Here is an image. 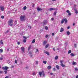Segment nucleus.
<instances>
[{
  "label": "nucleus",
  "mask_w": 78,
  "mask_h": 78,
  "mask_svg": "<svg viewBox=\"0 0 78 78\" xmlns=\"http://www.w3.org/2000/svg\"><path fill=\"white\" fill-rule=\"evenodd\" d=\"M3 70H5L4 71V72L5 73V74H7L8 73V69H9V67L7 66H5L2 68Z\"/></svg>",
  "instance_id": "obj_1"
},
{
  "label": "nucleus",
  "mask_w": 78,
  "mask_h": 78,
  "mask_svg": "<svg viewBox=\"0 0 78 78\" xmlns=\"http://www.w3.org/2000/svg\"><path fill=\"white\" fill-rule=\"evenodd\" d=\"M14 22V21L12 20H9L8 22H9V25L10 26H12L13 25V24H12V23H13Z\"/></svg>",
  "instance_id": "obj_2"
},
{
  "label": "nucleus",
  "mask_w": 78,
  "mask_h": 78,
  "mask_svg": "<svg viewBox=\"0 0 78 78\" xmlns=\"http://www.w3.org/2000/svg\"><path fill=\"white\" fill-rule=\"evenodd\" d=\"M20 20L21 21H24L25 20V16H20Z\"/></svg>",
  "instance_id": "obj_3"
},
{
  "label": "nucleus",
  "mask_w": 78,
  "mask_h": 78,
  "mask_svg": "<svg viewBox=\"0 0 78 78\" xmlns=\"http://www.w3.org/2000/svg\"><path fill=\"white\" fill-rule=\"evenodd\" d=\"M65 22V23H67V19H63L62 20V21L61 22V23H62H62H64V22Z\"/></svg>",
  "instance_id": "obj_4"
},
{
  "label": "nucleus",
  "mask_w": 78,
  "mask_h": 78,
  "mask_svg": "<svg viewBox=\"0 0 78 78\" xmlns=\"http://www.w3.org/2000/svg\"><path fill=\"white\" fill-rule=\"evenodd\" d=\"M63 62V61H60V63H61V65L62 67H65V65H64L63 63H62V62Z\"/></svg>",
  "instance_id": "obj_5"
},
{
  "label": "nucleus",
  "mask_w": 78,
  "mask_h": 78,
  "mask_svg": "<svg viewBox=\"0 0 78 78\" xmlns=\"http://www.w3.org/2000/svg\"><path fill=\"white\" fill-rule=\"evenodd\" d=\"M0 8H1V11H4V10H5V9L4 8V7H3V6H1V7H0Z\"/></svg>",
  "instance_id": "obj_6"
},
{
  "label": "nucleus",
  "mask_w": 78,
  "mask_h": 78,
  "mask_svg": "<svg viewBox=\"0 0 78 78\" xmlns=\"http://www.w3.org/2000/svg\"><path fill=\"white\" fill-rule=\"evenodd\" d=\"M64 31V28H63L62 27L61 28V29L60 30V32L61 33H62V32Z\"/></svg>",
  "instance_id": "obj_7"
},
{
  "label": "nucleus",
  "mask_w": 78,
  "mask_h": 78,
  "mask_svg": "<svg viewBox=\"0 0 78 78\" xmlns=\"http://www.w3.org/2000/svg\"><path fill=\"white\" fill-rule=\"evenodd\" d=\"M75 12L76 14H78V10L77 9H75Z\"/></svg>",
  "instance_id": "obj_8"
},
{
  "label": "nucleus",
  "mask_w": 78,
  "mask_h": 78,
  "mask_svg": "<svg viewBox=\"0 0 78 78\" xmlns=\"http://www.w3.org/2000/svg\"><path fill=\"white\" fill-rule=\"evenodd\" d=\"M21 48L22 51L23 52V51H24L25 50V48H24V47H21Z\"/></svg>",
  "instance_id": "obj_9"
},
{
  "label": "nucleus",
  "mask_w": 78,
  "mask_h": 78,
  "mask_svg": "<svg viewBox=\"0 0 78 78\" xmlns=\"http://www.w3.org/2000/svg\"><path fill=\"white\" fill-rule=\"evenodd\" d=\"M44 53L46 54V55H48V56H49L50 55V54H49V53L47 51H45Z\"/></svg>",
  "instance_id": "obj_10"
},
{
  "label": "nucleus",
  "mask_w": 78,
  "mask_h": 78,
  "mask_svg": "<svg viewBox=\"0 0 78 78\" xmlns=\"http://www.w3.org/2000/svg\"><path fill=\"white\" fill-rule=\"evenodd\" d=\"M39 74L40 76H41V75H42V72H39Z\"/></svg>",
  "instance_id": "obj_11"
},
{
  "label": "nucleus",
  "mask_w": 78,
  "mask_h": 78,
  "mask_svg": "<svg viewBox=\"0 0 78 78\" xmlns=\"http://www.w3.org/2000/svg\"><path fill=\"white\" fill-rule=\"evenodd\" d=\"M72 64L73 66H75V65H76V62H73L72 63Z\"/></svg>",
  "instance_id": "obj_12"
},
{
  "label": "nucleus",
  "mask_w": 78,
  "mask_h": 78,
  "mask_svg": "<svg viewBox=\"0 0 78 78\" xmlns=\"http://www.w3.org/2000/svg\"><path fill=\"white\" fill-rule=\"evenodd\" d=\"M37 11H41L42 10V9L40 8H37Z\"/></svg>",
  "instance_id": "obj_13"
},
{
  "label": "nucleus",
  "mask_w": 78,
  "mask_h": 78,
  "mask_svg": "<svg viewBox=\"0 0 78 78\" xmlns=\"http://www.w3.org/2000/svg\"><path fill=\"white\" fill-rule=\"evenodd\" d=\"M44 25H46V24H47V21L44 20Z\"/></svg>",
  "instance_id": "obj_14"
},
{
  "label": "nucleus",
  "mask_w": 78,
  "mask_h": 78,
  "mask_svg": "<svg viewBox=\"0 0 78 78\" xmlns=\"http://www.w3.org/2000/svg\"><path fill=\"white\" fill-rule=\"evenodd\" d=\"M49 44H47L45 46V48H47L48 47V46H49Z\"/></svg>",
  "instance_id": "obj_15"
},
{
  "label": "nucleus",
  "mask_w": 78,
  "mask_h": 78,
  "mask_svg": "<svg viewBox=\"0 0 78 78\" xmlns=\"http://www.w3.org/2000/svg\"><path fill=\"white\" fill-rule=\"evenodd\" d=\"M44 28L45 30H48V28L47 26H45L44 27Z\"/></svg>",
  "instance_id": "obj_16"
},
{
  "label": "nucleus",
  "mask_w": 78,
  "mask_h": 78,
  "mask_svg": "<svg viewBox=\"0 0 78 78\" xmlns=\"http://www.w3.org/2000/svg\"><path fill=\"white\" fill-rule=\"evenodd\" d=\"M47 61H43V64H47Z\"/></svg>",
  "instance_id": "obj_17"
},
{
  "label": "nucleus",
  "mask_w": 78,
  "mask_h": 78,
  "mask_svg": "<svg viewBox=\"0 0 78 78\" xmlns=\"http://www.w3.org/2000/svg\"><path fill=\"white\" fill-rule=\"evenodd\" d=\"M23 9L24 10H26V9H27V6H25L23 8Z\"/></svg>",
  "instance_id": "obj_18"
},
{
  "label": "nucleus",
  "mask_w": 78,
  "mask_h": 78,
  "mask_svg": "<svg viewBox=\"0 0 78 78\" xmlns=\"http://www.w3.org/2000/svg\"><path fill=\"white\" fill-rule=\"evenodd\" d=\"M47 41H44L43 42L44 45H45V44H47Z\"/></svg>",
  "instance_id": "obj_19"
},
{
  "label": "nucleus",
  "mask_w": 78,
  "mask_h": 78,
  "mask_svg": "<svg viewBox=\"0 0 78 78\" xmlns=\"http://www.w3.org/2000/svg\"><path fill=\"white\" fill-rule=\"evenodd\" d=\"M35 52L36 53H39V50H38V49H36Z\"/></svg>",
  "instance_id": "obj_20"
},
{
  "label": "nucleus",
  "mask_w": 78,
  "mask_h": 78,
  "mask_svg": "<svg viewBox=\"0 0 78 78\" xmlns=\"http://www.w3.org/2000/svg\"><path fill=\"white\" fill-rule=\"evenodd\" d=\"M51 68V66H49L48 67V70L50 69Z\"/></svg>",
  "instance_id": "obj_21"
},
{
  "label": "nucleus",
  "mask_w": 78,
  "mask_h": 78,
  "mask_svg": "<svg viewBox=\"0 0 78 78\" xmlns=\"http://www.w3.org/2000/svg\"><path fill=\"white\" fill-rule=\"evenodd\" d=\"M56 68H57V69L59 70V67L58 65L56 66Z\"/></svg>",
  "instance_id": "obj_22"
},
{
  "label": "nucleus",
  "mask_w": 78,
  "mask_h": 78,
  "mask_svg": "<svg viewBox=\"0 0 78 78\" xmlns=\"http://www.w3.org/2000/svg\"><path fill=\"white\" fill-rule=\"evenodd\" d=\"M70 55H71V56H75V55H74V54L73 53H71Z\"/></svg>",
  "instance_id": "obj_23"
},
{
  "label": "nucleus",
  "mask_w": 78,
  "mask_h": 78,
  "mask_svg": "<svg viewBox=\"0 0 78 78\" xmlns=\"http://www.w3.org/2000/svg\"><path fill=\"white\" fill-rule=\"evenodd\" d=\"M70 32L69 31H67V35H68V36H69V35H70Z\"/></svg>",
  "instance_id": "obj_24"
},
{
  "label": "nucleus",
  "mask_w": 78,
  "mask_h": 78,
  "mask_svg": "<svg viewBox=\"0 0 78 78\" xmlns=\"http://www.w3.org/2000/svg\"><path fill=\"white\" fill-rule=\"evenodd\" d=\"M72 53V51L69 50L68 52V54H69V53Z\"/></svg>",
  "instance_id": "obj_25"
},
{
  "label": "nucleus",
  "mask_w": 78,
  "mask_h": 78,
  "mask_svg": "<svg viewBox=\"0 0 78 78\" xmlns=\"http://www.w3.org/2000/svg\"><path fill=\"white\" fill-rule=\"evenodd\" d=\"M3 50L2 49H0V53H2L3 52Z\"/></svg>",
  "instance_id": "obj_26"
},
{
  "label": "nucleus",
  "mask_w": 78,
  "mask_h": 78,
  "mask_svg": "<svg viewBox=\"0 0 78 78\" xmlns=\"http://www.w3.org/2000/svg\"><path fill=\"white\" fill-rule=\"evenodd\" d=\"M55 9H53V8H51L49 10L50 11H52V10H54Z\"/></svg>",
  "instance_id": "obj_27"
},
{
  "label": "nucleus",
  "mask_w": 78,
  "mask_h": 78,
  "mask_svg": "<svg viewBox=\"0 0 78 78\" xmlns=\"http://www.w3.org/2000/svg\"><path fill=\"white\" fill-rule=\"evenodd\" d=\"M17 61H20V58H18Z\"/></svg>",
  "instance_id": "obj_28"
},
{
  "label": "nucleus",
  "mask_w": 78,
  "mask_h": 78,
  "mask_svg": "<svg viewBox=\"0 0 78 78\" xmlns=\"http://www.w3.org/2000/svg\"><path fill=\"white\" fill-rule=\"evenodd\" d=\"M26 42H27V40L26 39H24L23 40V42L25 43Z\"/></svg>",
  "instance_id": "obj_29"
},
{
  "label": "nucleus",
  "mask_w": 78,
  "mask_h": 78,
  "mask_svg": "<svg viewBox=\"0 0 78 78\" xmlns=\"http://www.w3.org/2000/svg\"><path fill=\"white\" fill-rule=\"evenodd\" d=\"M35 39L33 40L32 41V43H34V42H35Z\"/></svg>",
  "instance_id": "obj_30"
},
{
  "label": "nucleus",
  "mask_w": 78,
  "mask_h": 78,
  "mask_svg": "<svg viewBox=\"0 0 78 78\" xmlns=\"http://www.w3.org/2000/svg\"><path fill=\"white\" fill-rule=\"evenodd\" d=\"M35 64H37H37H38V61H35Z\"/></svg>",
  "instance_id": "obj_31"
},
{
  "label": "nucleus",
  "mask_w": 78,
  "mask_h": 78,
  "mask_svg": "<svg viewBox=\"0 0 78 78\" xmlns=\"http://www.w3.org/2000/svg\"><path fill=\"white\" fill-rule=\"evenodd\" d=\"M0 42L1 43V44H3V42L2 41H1Z\"/></svg>",
  "instance_id": "obj_32"
},
{
  "label": "nucleus",
  "mask_w": 78,
  "mask_h": 78,
  "mask_svg": "<svg viewBox=\"0 0 78 78\" xmlns=\"http://www.w3.org/2000/svg\"><path fill=\"white\" fill-rule=\"evenodd\" d=\"M42 74L43 75V76H45V74L44 73V72H42Z\"/></svg>",
  "instance_id": "obj_33"
},
{
  "label": "nucleus",
  "mask_w": 78,
  "mask_h": 78,
  "mask_svg": "<svg viewBox=\"0 0 78 78\" xmlns=\"http://www.w3.org/2000/svg\"><path fill=\"white\" fill-rule=\"evenodd\" d=\"M31 49V46H30L28 48V50H30Z\"/></svg>",
  "instance_id": "obj_34"
},
{
  "label": "nucleus",
  "mask_w": 78,
  "mask_h": 78,
  "mask_svg": "<svg viewBox=\"0 0 78 78\" xmlns=\"http://www.w3.org/2000/svg\"><path fill=\"white\" fill-rule=\"evenodd\" d=\"M58 58V56H56L55 58V59H57Z\"/></svg>",
  "instance_id": "obj_35"
},
{
  "label": "nucleus",
  "mask_w": 78,
  "mask_h": 78,
  "mask_svg": "<svg viewBox=\"0 0 78 78\" xmlns=\"http://www.w3.org/2000/svg\"><path fill=\"white\" fill-rule=\"evenodd\" d=\"M1 19H4L5 18V17L3 16H2L1 17Z\"/></svg>",
  "instance_id": "obj_36"
},
{
  "label": "nucleus",
  "mask_w": 78,
  "mask_h": 78,
  "mask_svg": "<svg viewBox=\"0 0 78 78\" xmlns=\"http://www.w3.org/2000/svg\"><path fill=\"white\" fill-rule=\"evenodd\" d=\"M15 64H17V60H15Z\"/></svg>",
  "instance_id": "obj_37"
},
{
  "label": "nucleus",
  "mask_w": 78,
  "mask_h": 78,
  "mask_svg": "<svg viewBox=\"0 0 78 78\" xmlns=\"http://www.w3.org/2000/svg\"><path fill=\"white\" fill-rule=\"evenodd\" d=\"M36 73H33V75L34 76L36 75Z\"/></svg>",
  "instance_id": "obj_38"
},
{
  "label": "nucleus",
  "mask_w": 78,
  "mask_h": 78,
  "mask_svg": "<svg viewBox=\"0 0 78 78\" xmlns=\"http://www.w3.org/2000/svg\"><path fill=\"white\" fill-rule=\"evenodd\" d=\"M46 38H47V37H48V35H46L45 36Z\"/></svg>",
  "instance_id": "obj_39"
},
{
  "label": "nucleus",
  "mask_w": 78,
  "mask_h": 78,
  "mask_svg": "<svg viewBox=\"0 0 78 78\" xmlns=\"http://www.w3.org/2000/svg\"><path fill=\"white\" fill-rule=\"evenodd\" d=\"M75 70H76V71H78V69H77V68H75Z\"/></svg>",
  "instance_id": "obj_40"
},
{
  "label": "nucleus",
  "mask_w": 78,
  "mask_h": 78,
  "mask_svg": "<svg viewBox=\"0 0 78 78\" xmlns=\"http://www.w3.org/2000/svg\"><path fill=\"white\" fill-rule=\"evenodd\" d=\"M56 12H55L54 13V15H56Z\"/></svg>",
  "instance_id": "obj_41"
},
{
  "label": "nucleus",
  "mask_w": 78,
  "mask_h": 78,
  "mask_svg": "<svg viewBox=\"0 0 78 78\" xmlns=\"http://www.w3.org/2000/svg\"><path fill=\"white\" fill-rule=\"evenodd\" d=\"M66 12H67L68 13H69V12H70V11L69 10H67L66 11Z\"/></svg>",
  "instance_id": "obj_42"
},
{
  "label": "nucleus",
  "mask_w": 78,
  "mask_h": 78,
  "mask_svg": "<svg viewBox=\"0 0 78 78\" xmlns=\"http://www.w3.org/2000/svg\"><path fill=\"white\" fill-rule=\"evenodd\" d=\"M74 47L75 48H76V44H74Z\"/></svg>",
  "instance_id": "obj_43"
},
{
  "label": "nucleus",
  "mask_w": 78,
  "mask_h": 78,
  "mask_svg": "<svg viewBox=\"0 0 78 78\" xmlns=\"http://www.w3.org/2000/svg\"><path fill=\"white\" fill-rule=\"evenodd\" d=\"M17 44H18V45H20V43L19 42H18Z\"/></svg>",
  "instance_id": "obj_44"
},
{
  "label": "nucleus",
  "mask_w": 78,
  "mask_h": 78,
  "mask_svg": "<svg viewBox=\"0 0 78 78\" xmlns=\"http://www.w3.org/2000/svg\"><path fill=\"white\" fill-rule=\"evenodd\" d=\"M23 38H24V39H27V37L25 36H23Z\"/></svg>",
  "instance_id": "obj_45"
},
{
  "label": "nucleus",
  "mask_w": 78,
  "mask_h": 78,
  "mask_svg": "<svg viewBox=\"0 0 78 78\" xmlns=\"http://www.w3.org/2000/svg\"><path fill=\"white\" fill-rule=\"evenodd\" d=\"M3 73V71H0V73Z\"/></svg>",
  "instance_id": "obj_46"
},
{
  "label": "nucleus",
  "mask_w": 78,
  "mask_h": 78,
  "mask_svg": "<svg viewBox=\"0 0 78 78\" xmlns=\"http://www.w3.org/2000/svg\"><path fill=\"white\" fill-rule=\"evenodd\" d=\"M55 35V33H52V36H54Z\"/></svg>",
  "instance_id": "obj_47"
},
{
  "label": "nucleus",
  "mask_w": 78,
  "mask_h": 78,
  "mask_svg": "<svg viewBox=\"0 0 78 78\" xmlns=\"http://www.w3.org/2000/svg\"><path fill=\"white\" fill-rule=\"evenodd\" d=\"M68 15H69V16H70V15H71V13H70V12H69V14H68Z\"/></svg>",
  "instance_id": "obj_48"
},
{
  "label": "nucleus",
  "mask_w": 78,
  "mask_h": 78,
  "mask_svg": "<svg viewBox=\"0 0 78 78\" xmlns=\"http://www.w3.org/2000/svg\"><path fill=\"white\" fill-rule=\"evenodd\" d=\"M0 60H3V58H0Z\"/></svg>",
  "instance_id": "obj_49"
},
{
  "label": "nucleus",
  "mask_w": 78,
  "mask_h": 78,
  "mask_svg": "<svg viewBox=\"0 0 78 78\" xmlns=\"http://www.w3.org/2000/svg\"><path fill=\"white\" fill-rule=\"evenodd\" d=\"M53 70H54V71H55V70H56V69H55V68H54L53 69Z\"/></svg>",
  "instance_id": "obj_50"
},
{
  "label": "nucleus",
  "mask_w": 78,
  "mask_h": 78,
  "mask_svg": "<svg viewBox=\"0 0 78 78\" xmlns=\"http://www.w3.org/2000/svg\"><path fill=\"white\" fill-rule=\"evenodd\" d=\"M14 24H15V23H16V24H17V21H16L15 22V23H14Z\"/></svg>",
  "instance_id": "obj_51"
},
{
  "label": "nucleus",
  "mask_w": 78,
  "mask_h": 78,
  "mask_svg": "<svg viewBox=\"0 0 78 78\" xmlns=\"http://www.w3.org/2000/svg\"><path fill=\"white\" fill-rule=\"evenodd\" d=\"M50 75H53V73H50Z\"/></svg>",
  "instance_id": "obj_52"
},
{
  "label": "nucleus",
  "mask_w": 78,
  "mask_h": 78,
  "mask_svg": "<svg viewBox=\"0 0 78 78\" xmlns=\"http://www.w3.org/2000/svg\"><path fill=\"white\" fill-rule=\"evenodd\" d=\"M14 66H11V68H14Z\"/></svg>",
  "instance_id": "obj_53"
},
{
  "label": "nucleus",
  "mask_w": 78,
  "mask_h": 78,
  "mask_svg": "<svg viewBox=\"0 0 78 78\" xmlns=\"http://www.w3.org/2000/svg\"><path fill=\"white\" fill-rule=\"evenodd\" d=\"M54 20V18H51V20Z\"/></svg>",
  "instance_id": "obj_54"
},
{
  "label": "nucleus",
  "mask_w": 78,
  "mask_h": 78,
  "mask_svg": "<svg viewBox=\"0 0 78 78\" xmlns=\"http://www.w3.org/2000/svg\"><path fill=\"white\" fill-rule=\"evenodd\" d=\"M53 50H54V51H55V48H53Z\"/></svg>",
  "instance_id": "obj_55"
},
{
  "label": "nucleus",
  "mask_w": 78,
  "mask_h": 78,
  "mask_svg": "<svg viewBox=\"0 0 78 78\" xmlns=\"http://www.w3.org/2000/svg\"><path fill=\"white\" fill-rule=\"evenodd\" d=\"M67 28L68 29H69V28H70V27H68Z\"/></svg>",
  "instance_id": "obj_56"
},
{
  "label": "nucleus",
  "mask_w": 78,
  "mask_h": 78,
  "mask_svg": "<svg viewBox=\"0 0 78 78\" xmlns=\"http://www.w3.org/2000/svg\"><path fill=\"white\" fill-rule=\"evenodd\" d=\"M29 54H30V55H31V52H29Z\"/></svg>",
  "instance_id": "obj_57"
},
{
  "label": "nucleus",
  "mask_w": 78,
  "mask_h": 78,
  "mask_svg": "<svg viewBox=\"0 0 78 78\" xmlns=\"http://www.w3.org/2000/svg\"><path fill=\"white\" fill-rule=\"evenodd\" d=\"M76 78H78V75H77V76H76Z\"/></svg>",
  "instance_id": "obj_58"
},
{
  "label": "nucleus",
  "mask_w": 78,
  "mask_h": 78,
  "mask_svg": "<svg viewBox=\"0 0 78 78\" xmlns=\"http://www.w3.org/2000/svg\"><path fill=\"white\" fill-rule=\"evenodd\" d=\"M5 78H8V76H6Z\"/></svg>",
  "instance_id": "obj_59"
},
{
  "label": "nucleus",
  "mask_w": 78,
  "mask_h": 78,
  "mask_svg": "<svg viewBox=\"0 0 78 78\" xmlns=\"http://www.w3.org/2000/svg\"><path fill=\"white\" fill-rule=\"evenodd\" d=\"M73 26H74V25H75V23H73Z\"/></svg>",
  "instance_id": "obj_60"
},
{
  "label": "nucleus",
  "mask_w": 78,
  "mask_h": 78,
  "mask_svg": "<svg viewBox=\"0 0 78 78\" xmlns=\"http://www.w3.org/2000/svg\"><path fill=\"white\" fill-rule=\"evenodd\" d=\"M30 27V28H31V26H30V27Z\"/></svg>",
  "instance_id": "obj_61"
},
{
  "label": "nucleus",
  "mask_w": 78,
  "mask_h": 78,
  "mask_svg": "<svg viewBox=\"0 0 78 78\" xmlns=\"http://www.w3.org/2000/svg\"><path fill=\"white\" fill-rule=\"evenodd\" d=\"M9 49H7V51H9Z\"/></svg>",
  "instance_id": "obj_62"
},
{
  "label": "nucleus",
  "mask_w": 78,
  "mask_h": 78,
  "mask_svg": "<svg viewBox=\"0 0 78 78\" xmlns=\"http://www.w3.org/2000/svg\"><path fill=\"white\" fill-rule=\"evenodd\" d=\"M56 0H52V1H56Z\"/></svg>",
  "instance_id": "obj_63"
},
{
  "label": "nucleus",
  "mask_w": 78,
  "mask_h": 78,
  "mask_svg": "<svg viewBox=\"0 0 78 78\" xmlns=\"http://www.w3.org/2000/svg\"><path fill=\"white\" fill-rule=\"evenodd\" d=\"M30 57H32V55H30Z\"/></svg>",
  "instance_id": "obj_64"
}]
</instances>
